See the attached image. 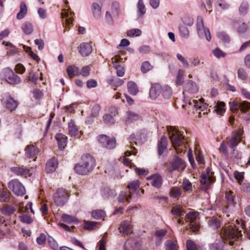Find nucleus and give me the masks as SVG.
<instances>
[{"mask_svg":"<svg viewBox=\"0 0 250 250\" xmlns=\"http://www.w3.org/2000/svg\"><path fill=\"white\" fill-rule=\"evenodd\" d=\"M221 233L222 234L219 236L218 242L211 245L210 250H223L224 240L228 242L229 245L231 246L242 236L241 230H238L236 227L231 226L224 228L222 230Z\"/></svg>","mask_w":250,"mask_h":250,"instance_id":"f257e3e1","label":"nucleus"},{"mask_svg":"<svg viewBox=\"0 0 250 250\" xmlns=\"http://www.w3.org/2000/svg\"><path fill=\"white\" fill-rule=\"evenodd\" d=\"M171 128V134L170 136V139L172 146L177 154L184 153L186 148L185 137L187 133L184 128Z\"/></svg>","mask_w":250,"mask_h":250,"instance_id":"f03ea898","label":"nucleus"},{"mask_svg":"<svg viewBox=\"0 0 250 250\" xmlns=\"http://www.w3.org/2000/svg\"><path fill=\"white\" fill-rule=\"evenodd\" d=\"M243 133V129H240L233 133L232 137L229 141L226 140L222 142L220 148L226 156L229 155L227 146H228L231 148H234L240 142Z\"/></svg>","mask_w":250,"mask_h":250,"instance_id":"7ed1b4c3","label":"nucleus"},{"mask_svg":"<svg viewBox=\"0 0 250 250\" xmlns=\"http://www.w3.org/2000/svg\"><path fill=\"white\" fill-rule=\"evenodd\" d=\"M121 13L120 3L117 1H113L111 4L110 10L106 13L105 19L109 23H111L114 20L119 18Z\"/></svg>","mask_w":250,"mask_h":250,"instance_id":"20e7f679","label":"nucleus"},{"mask_svg":"<svg viewBox=\"0 0 250 250\" xmlns=\"http://www.w3.org/2000/svg\"><path fill=\"white\" fill-rule=\"evenodd\" d=\"M185 167L186 164L184 161L177 156H175L172 159L169 161L167 166V170L170 172L175 170L183 171Z\"/></svg>","mask_w":250,"mask_h":250,"instance_id":"39448f33","label":"nucleus"},{"mask_svg":"<svg viewBox=\"0 0 250 250\" xmlns=\"http://www.w3.org/2000/svg\"><path fill=\"white\" fill-rule=\"evenodd\" d=\"M69 195V192L66 189L59 188L54 194V201L57 206H62L67 202Z\"/></svg>","mask_w":250,"mask_h":250,"instance_id":"423d86ee","label":"nucleus"},{"mask_svg":"<svg viewBox=\"0 0 250 250\" xmlns=\"http://www.w3.org/2000/svg\"><path fill=\"white\" fill-rule=\"evenodd\" d=\"M229 106L231 111L234 113H237L239 110L242 113H245L250 108V103L247 101L238 103L233 101L232 102H229Z\"/></svg>","mask_w":250,"mask_h":250,"instance_id":"0eeeda50","label":"nucleus"},{"mask_svg":"<svg viewBox=\"0 0 250 250\" xmlns=\"http://www.w3.org/2000/svg\"><path fill=\"white\" fill-rule=\"evenodd\" d=\"M8 188L17 196H23L25 189L21 183L18 180H13L8 183Z\"/></svg>","mask_w":250,"mask_h":250,"instance_id":"6e6552de","label":"nucleus"},{"mask_svg":"<svg viewBox=\"0 0 250 250\" xmlns=\"http://www.w3.org/2000/svg\"><path fill=\"white\" fill-rule=\"evenodd\" d=\"M189 105L193 104V106L197 109L198 117L201 118L202 115H206L208 114L209 109L207 107L206 104H204L203 102V100L201 99L199 101L193 100L192 101L189 100L188 102Z\"/></svg>","mask_w":250,"mask_h":250,"instance_id":"1a4fd4ad","label":"nucleus"},{"mask_svg":"<svg viewBox=\"0 0 250 250\" xmlns=\"http://www.w3.org/2000/svg\"><path fill=\"white\" fill-rule=\"evenodd\" d=\"M198 213L196 212H191L186 216V220L189 222L190 229L193 231H196L199 229V224L197 220Z\"/></svg>","mask_w":250,"mask_h":250,"instance_id":"9d476101","label":"nucleus"},{"mask_svg":"<svg viewBox=\"0 0 250 250\" xmlns=\"http://www.w3.org/2000/svg\"><path fill=\"white\" fill-rule=\"evenodd\" d=\"M197 32L200 38L206 37V39L209 41L211 39L209 31L208 29L205 28L203 24V21L201 18H199L197 23Z\"/></svg>","mask_w":250,"mask_h":250,"instance_id":"9b49d317","label":"nucleus"},{"mask_svg":"<svg viewBox=\"0 0 250 250\" xmlns=\"http://www.w3.org/2000/svg\"><path fill=\"white\" fill-rule=\"evenodd\" d=\"M99 142L102 144L103 146L108 149H112L116 146L115 138H110L105 135H101L98 136Z\"/></svg>","mask_w":250,"mask_h":250,"instance_id":"f8f14e48","label":"nucleus"},{"mask_svg":"<svg viewBox=\"0 0 250 250\" xmlns=\"http://www.w3.org/2000/svg\"><path fill=\"white\" fill-rule=\"evenodd\" d=\"M213 180V177L211 173H210L209 169H207V172L202 175L201 179L200 181L201 184L202 186V188L204 189L208 188L209 186L211 185Z\"/></svg>","mask_w":250,"mask_h":250,"instance_id":"ddd939ff","label":"nucleus"},{"mask_svg":"<svg viewBox=\"0 0 250 250\" xmlns=\"http://www.w3.org/2000/svg\"><path fill=\"white\" fill-rule=\"evenodd\" d=\"M82 163L89 172L91 171L95 166V160L89 154H86L82 157Z\"/></svg>","mask_w":250,"mask_h":250,"instance_id":"4468645a","label":"nucleus"},{"mask_svg":"<svg viewBox=\"0 0 250 250\" xmlns=\"http://www.w3.org/2000/svg\"><path fill=\"white\" fill-rule=\"evenodd\" d=\"M137 153V150L134 147L131 148L130 150H126L125 153V156L123 158V162L124 165L128 166L130 168L134 167H135L134 164L131 162V160L129 159L128 157L131 156L132 154L135 155Z\"/></svg>","mask_w":250,"mask_h":250,"instance_id":"2eb2a0df","label":"nucleus"},{"mask_svg":"<svg viewBox=\"0 0 250 250\" xmlns=\"http://www.w3.org/2000/svg\"><path fill=\"white\" fill-rule=\"evenodd\" d=\"M119 230L120 233L127 235L133 232V227L130 222L124 221L121 223Z\"/></svg>","mask_w":250,"mask_h":250,"instance_id":"dca6fc26","label":"nucleus"},{"mask_svg":"<svg viewBox=\"0 0 250 250\" xmlns=\"http://www.w3.org/2000/svg\"><path fill=\"white\" fill-rule=\"evenodd\" d=\"M162 85L159 83L154 84L150 89L149 96L152 100H155L161 94Z\"/></svg>","mask_w":250,"mask_h":250,"instance_id":"f3484780","label":"nucleus"},{"mask_svg":"<svg viewBox=\"0 0 250 250\" xmlns=\"http://www.w3.org/2000/svg\"><path fill=\"white\" fill-rule=\"evenodd\" d=\"M74 13L67 7L62 11V18H65L66 24L69 25L72 23Z\"/></svg>","mask_w":250,"mask_h":250,"instance_id":"a211bd4d","label":"nucleus"},{"mask_svg":"<svg viewBox=\"0 0 250 250\" xmlns=\"http://www.w3.org/2000/svg\"><path fill=\"white\" fill-rule=\"evenodd\" d=\"M38 148L33 145H28L25 149V155L29 158H34L36 160V154L38 153Z\"/></svg>","mask_w":250,"mask_h":250,"instance_id":"6ab92c4d","label":"nucleus"},{"mask_svg":"<svg viewBox=\"0 0 250 250\" xmlns=\"http://www.w3.org/2000/svg\"><path fill=\"white\" fill-rule=\"evenodd\" d=\"M58 161L57 159L53 158L48 161L46 164L45 170L47 173H52L54 172L57 166H58Z\"/></svg>","mask_w":250,"mask_h":250,"instance_id":"aec40b11","label":"nucleus"},{"mask_svg":"<svg viewBox=\"0 0 250 250\" xmlns=\"http://www.w3.org/2000/svg\"><path fill=\"white\" fill-rule=\"evenodd\" d=\"M147 180H150L151 184L155 187L159 188L162 184V179L161 176L158 174H155L147 178Z\"/></svg>","mask_w":250,"mask_h":250,"instance_id":"412c9836","label":"nucleus"},{"mask_svg":"<svg viewBox=\"0 0 250 250\" xmlns=\"http://www.w3.org/2000/svg\"><path fill=\"white\" fill-rule=\"evenodd\" d=\"M79 51L83 56H87L92 52V46L88 43H83L80 45Z\"/></svg>","mask_w":250,"mask_h":250,"instance_id":"4be33fe9","label":"nucleus"},{"mask_svg":"<svg viewBox=\"0 0 250 250\" xmlns=\"http://www.w3.org/2000/svg\"><path fill=\"white\" fill-rule=\"evenodd\" d=\"M56 139L58 141L59 148L61 150L63 149L66 146L67 137L62 134L58 133L56 135Z\"/></svg>","mask_w":250,"mask_h":250,"instance_id":"5701e85b","label":"nucleus"},{"mask_svg":"<svg viewBox=\"0 0 250 250\" xmlns=\"http://www.w3.org/2000/svg\"><path fill=\"white\" fill-rule=\"evenodd\" d=\"M138 244L133 238L128 239L125 243V250H138Z\"/></svg>","mask_w":250,"mask_h":250,"instance_id":"b1692460","label":"nucleus"},{"mask_svg":"<svg viewBox=\"0 0 250 250\" xmlns=\"http://www.w3.org/2000/svg\"><path fill=\"white\" fill-rule=\"evenodd\" d=\"M119 57L118 56H115L112 58V62L116 69L118 76L122 77L125 74V70L123 67L116 65L117 62L119 61Z\"/></svg>","mask_w":250,"mask_h":250,"instance_id":"393cba45","label":"nucleus"},{"mask_svg":"<svg viewBox=\"0 0 250 250\" xmlns=\"http://www.w3.org/2000/svg\"><path fill=\"white\" fill-rule=\"evenodd\" d=\"M11 193L6 188H0V201L8 202L10 199Z\"/></svg>","mask_w":250,"mask_h":250,"instance_id":"a878e982","label":"nucleus"},{"mask_svg":"<svg viewBox=\"0 0 250 250\" xmlns=\"http://www.w3.org/2000/svg\"><path fill=\"white\" fill-rule=\"evenodd\" d=\"M167 146V138L166 136H163L161 138L160 141L158 144V151L159 155L163 154Z\"/></svg>","mask_w":250,"mask_h":250,"instance_id":"bb28decb","label":"nucleus"},{"mask_svg":"<svg viewBox=\"0 0 250 250\" xmlns=\"http://www.w3.org/2000/svg\"><path fill=\"white\" fill-rule=\"evenodd\" d=\"M66 72L70 78H73L78 75L79 69L75 65H70L67 67Z\"/></svg>","mask_w":250,"mask_h":250,"instance_id":"cd10ccee","label":"nucleus"},{"mask_svg":"<svg viewBox=\"0 0 250 250\" xmlns=\"http://www.w3.org/2000/svg\"><path fill=\"white\" fill-rule=\"evenodd\" d=\"M127 88L128 92L132 95H137L139 92V88L137 85L133 81L128 82Z\"/></svg>","mask_w":250,"mask_h":250,"instance_id":"c85d7f7f","label":"nucleus"},{"mask_svg":"<svg viewBox=\"0 0 250 250\" xmlns=\"http://www.w3.org/2000/svg\"><path fill=\"white\" fill-rule=\"evenodd\" d=\"M68 129L71 136H76L79 134V131L73 121L71 120L68 123Z\"/></svg>","mask_w":250,"mask_h":250,"instance_id":"c756f323","label":"nucleus"},{"mask_svg":"<svg viewBox=\"0 0 250 250\" xmlns=\"http://www.w3.org/2000/svg\"><path fill=\"white\" fill-rule=\"evenodd\" d=\"M198 88L196 84L192 81H189L185 86V91L189 92L191 93H195L198 91Z\"/></svg>","mask_w":250,"mask_h":250,"instance_id":"7c9ffc66","label":"nucleus"},{"mask_svg":"<svg viewBox=\"0 0 250 250\" xmlns=\"http://www.w3.org/2000/svg\"><path fill=\"white\" fill-rule=\"evenodd\" d=\"M131 198V192L128 193L127 191H122L118 197V201L119 202H126L127 203H129Z\"/></svg>","mask_w":250,"mask_h":250,"instance_id":"2f4dec72","label":"nucleus"},{"mask_svg":"<svg viewBox=\"0 0 250 250\" xmlns=\"http://www.w3.org/2000/svg\"><path fill=\"white\" fill-rule=\"evenodd\" d=\"M27 12V6L25 2H21L20 4V10L17 15L18 19H21L24 17Z\"/></svg>","mask_w":250,"mask_h":250,"instance_id":"473e14b6","label":"nucleus"},{"mask_svg":"<svg viewBox=\"0 0 250 250\" xmlns=\"http://www.w3.org/2000/svg\"><path fill=\"white\" fill-rule=\"evenodd\" d=\"M15 210L16 209L14 207L9 205H5L0 208L1 212L6 216H9L13 214Z\"/></svg>","mask_w":250,"mask_h":250,"instance_id":"72a5a7b5","label":"nucleus"},{"mask_svg":"<svg viewBox=\"0 0 250 250\" xmlns=\"http://www.w3.org/2000/svg\"><path fill=\"white\" fill-rule=\"evenodd\" d=\"M18 103L15 101L13 98L10 97L6 103V107L7 109H9L11 111L14 110L17 107Z\"/></svg>","mask_w":250,"mask_h":250,"instance_id":"f704fd0d","label":"nucleus"},{"mask_svg":"<svg viewBox=\"0 0 250 250\" xmlns=\"http://www.w3.org/2000/svg\"><path fill=\"white\" fill-rule=\"evenodd\" d=\"M11 170L17 175L26 176L29 174V170L20 167H14L11 168Z\"/></svg>","mask_w":250,"mask_h":250,"instance_id":"c9c22d12","label":"nucleus"},{"mask_svg":"<svg viewBox=\"0 0 250 250\" xmlns=\"http://www.w3.org/2000/svg\"><path fill=\"white\" fill-rule=\"evenodd\" d=\"M2 220L0 225V237L6 235L10 232V226L7 224H3Z\"/></svg>","mask_w":250,"mask_h":250,"instance_id":"e433bc0d","label":"nucleus"},{"mask_svg":"<svg viewBox=\"0 0 250 250\" xmlns=\"http://www.w3.org/2000/svg\"><path fill=\"white\" fill-rule=\"evenodd\" d=\"M62 220L67 223H74L77 224L78 223V221L77 219L74 217L68 214H64L62 216Z\"/></svg>","mask_w":250,"mask_h":250,"instance_id":"4c0bfd02","label":"nucleus"},{"mask_svg":"<svg viewBox=\"0 0 250 250\" xmlns=\"http://www.w3.org/2000/svg\"><path fill=\"white\" fill-rule=\"evenodd\" d=\"M161 94L165 98H169L172 94V90L171 88L167 85H162V91Z\"/></svg>","mask_w":250,"mask_h":250,"instance_id":"58836bf2","label":"nucleus"},{"mask_svg":"<svg viewBox=\"0 0 250 250\" xmlns=\"http://www.w3.org/2000/svg\"><path fill=\"white\" fill-rule=\"evenodd\" d=\"M105 215V212L102 209H96L91 212L92 217L95 219H103Z\"/></svg>","mask_w":250,"mask_h":250,"instance_id":"ea45409f","label":"nucleus"},{"mask_svg":"<svg viewBox=\"0 0 250 250\" xmlns=\"http://www.w3.org/2000/svg\"><path fill=\"white\" fill-rule=\"evenodd\" d=\"M75 169L77 173L81 175H86L89 172L85 167L83 166L82 162L81 164H78L75 166Z\"/></svg>","mask_w":250,"mask_h":250,"instance_id":"a19ab883","label":"nucleus"},{"mask_svg":"<svg viewBox=\"0 0 250 250\" xmlns=\"http://www.w3.org/2000/svg\"><path fill=\"white\" fill-rule=\"evenodd\" d=\"M167 230L166 229H161L156 231L155 236L156 243L159 244L161 242L163 237L166 235Z\"/></svg>","mask_w":250,"mask_h":250,"instance_id":"79ce46f5","label":"nucleus"},{"mask_svg":"<svg viewBox=\"0 0 250 250\" xmlns=\"http://www.w3.org/2000/svg\"><path fill=\"white\" fill-rule=\"evenodd\" d=\"M170 195L172 198H179L182 194V190L179 187L172 188L169 192Z\"/></svg>","mask_w":250,"mask_h":250,"instance_id":"37998d69","label":"nucleus"},{"mask_svg":"<svg viewBox=\"0 0 250 250\" xmlns=\"http://www.w3.org/2000/svg\"><path fill=\"white\" fill-rule=\"evenodd\" d=\"M140 185V181L138 180L130 182L127 186L129 192H131V194H132L139 188Z\"/></svg>","mask_w":250,"mask_h":250,"instance_id":"c03bdc74","label":"nucleus"},{"mask_svg":"<svg viewBox=\"0 0 250 250\" xmlns=\"http://www.w3.org/2000/svg\"><path fill=\"white\" fill-rule=\"evenodd\" d=\"M153 65L148 61L144 62L141 65V70L144 73H146L153 69Z\"/></svg>","mask_w":250,"mask_h":250,"instance_id":"a18cd8bd","label":"nucleus"},{"mask_svg":"<svg viewBox=\"0 0 250 250\" xmlns=\"http://www.w3.org/2000/svg\"><path fill=\"white\" fill-rule=\"evenodd\" d=\"M23 48L24 51L26 53H27L28 54V55L33 59H34L37 62H38L40 60L39 57L36 54H35L32 51L31 47L24 46Z\"/></svg>","mask_w":250,"mask_h":250,"instance_id":"49530a36","label":"nucleus"},{"mask_svg":"<svg viewBox=\"0 0 250 250\" xmlns=\"http://www.w3.org/2000/svg\"><path fill=\"white\" fill-rule=\"evenodd\" d=\"M22 30L26 34H30L33 31V26L31 23L28 22H25L21 26Z\"/></svg>","mask_w":250,"mask_h":250,"instance_id":"de8ad7c7","label":"nucleus"},{"mask_svg":"<svg viewBox=\"0 0 250 250\" xmlns=\"http://www.w3.org/2000/svg\"><path fill=\"white\" fill-rule=\"evenodd\" d=\"M124 81L121 79H109L108 83L111 85L114 90H116L117 87L123 84Z\"/></svg>","mask_w":250,"mask_h":250,"instance_id":"09e8293b","label":"nucleus"},{"mask_svg":"<svg viewBox=\"0 0 250 250\" xmlns=\"http://www.w3.org/2000/svg\"><path fill=\"white\" fill-rule=\"evenodd\" d=\"M171 213L173 215H176V216H180L184 215V212L181 206L176 205L172 208Z\"/></svg>","mask_w":250,"mask_h":250,"instance_id":"8fccbe9b","label":"nucleus"},{"mask_svg":"<svg viewBox=\"0 0 250 250\" xmlns=\"http://www.w3.org/2000/svg\"><path fill=\"white\" fill-rule=\"evenodd\" d=\"M208 224L209 227L213 229H217L220 227V221L216 218L210 220Z\"/></svg>","mask_w":250,"mask_h":250,"instance_id":"3c124183","label":"nucleus"},{"mask_svg":"<svg viewBox=\"0 0 250 250\" xmlns=\"http://www.w3.org/2000/svg\"><path fill=\"white\" fill-rule=\"evenodd\" d=\"M128 119L131 121H136L141 120V116L136 113L129 111L127 112Z\"/></svg>","mask_w":250,"mask_h":250,"instance_id":"603ef678","label":"nucleus"},{"mask_svg":"<svg viewBox=\"0 0 250 250\" xmlns=\"http://www.w3.org/2000/svg\"><path fill=\"white\" fill-rule=\"evenodd\" d=\"M92 10L94 16L96 18H99L101 14V7L97 3L92 5Z\"/></svg>","mask_w":250,"mask_h":250,"instance_id":"864d4df0","label":"nucleus"},{"mask_svg":"<svg viewBox=\"0 0 250 250\" xmlns=\"http://www.w3.org/2000/svg\"><path fill=\"white\" fill-rule=\"evenodd\" d=\"M142 31L139 29H132L127 31L126 34L128 37H136L141 35Z\"/></svg>","mask_w":250,"mask_h":250,"instance_id":"5fc2aeb1","label":"nucleus"},{"mask_svg":"<svg viewBox=\"0 0 250 250\" xmlns=\"http://www.w3.org/2000/svg\"><path fill=\"white\" fill-rule=\"evenodd\" d=\"M166 247L167 250H177L178 248L176 242L172 240H168L166 243Z\"/></svg>","mask_w":250,"mask_h":250,"instance_id":"6e6d98bb","label":"nucleus"},{"mask_svg":"<svg viewBox=\"0 0 250 250\" xmlns=\"http://www.w3.org/2000/svg\"><path fill=\"white\" fill-rule=\"evenodd\" d=\"M225 104L223 102H218L216 106V111L218 114H222L225 111Z\"/></svg>","mask_w":250,"mask_h":250,"instance_id":"4d7b16f0","label":"nucleus"},{"mask_svg":"<svg viewBox=\"0 0 250 250\" xmlns=\"http://www.w3.org/2000/svg\"><path fill=\"white\" fill-rule=\"evenodd\" d=\"M19 218L21 221L23 223L31 224L33 222L32 219L27 214H21Z\"/></svg>","mask_w":250,"mask_h":250,"instance_id":"13d9d810","label":"nucleus"},{"mask_svg":"<svg viewBox=\"0 0 250 250\" xmlns=\"http://www.w3.org/2000/svg\"><path fill=\"white\" fill-rule=\"evenodd\" d=\"M97 223L93 221H86L84 225V229H85L91 230L95 228Z\"/></svg>","mask_w":250,"mask_h":250,"instance_id":"bf43d9fd","label":"nucleus"},{"mask_svg":"<svg viewBox=\"0 0 250 250\" xmlns=\"http://www.w3.org/2000/svg\"><path fill=\"white\" fill-rule=\"evenodd\" d=\"M33 97L36 101H39L43 97V93L39 89H36L32 92Z\"/></svg>","mask_w":250,"mask_h":250,"instance_id":"052dcab7","label":"nucleus"},{"mask_svg":"<svg viewBox=\"0 0 250 250\" xmlns=\"http://www.w3.org/2000/svg\"><path fill=\"white\" fill-rule=\"evenodd\" d=\"M182 187L183 189L186 191H189L192 189V184L187 179L183 181Z\"/></svg>","mask_w":250,"mask_h":250,"instance_id":"680f3d73","label":"nucleus"},{"mask_svg":"<svg viewBox=\"0 0 250 250\" xmlns=\"http://www.w3.org/2000/svg\"><path fill=\"white\" fill-rule=\"evenodd\" d=\"M187 250H198L196 244L191 240H187L186 242Z\"/></svg>","mask_w":250,"mask_h":250,"instance_id":"e2e57ef3","label":"nucleus"},{"mask_svg":"<svg viewBox=\"0 0 250 250\" xmlns=\"http://www.w3.org/2000/svg\"><path fill=\"white\" fill-rule=\"evenodd\" d=\"M137 6L139 9V13L141 14V15L145 13L146 8L143 3V0H139Z\"/></svg>","mask_w":250,"mask_h":250,"instance_id":"0e129e2a","label":"nucleus"},{"mask_svg":"<svg viewBox=\"0 0 250 250\" xmlns=\"http://www.w3.org/2000/svg\"><path fill=\"white\" fill-rule=\"evenodd\" d=\"M179 30L181 34L184 38H188L189 35V31L188 28L185 26H180Z\"/></svg>","mask_w":250,"mask_h":250,"instance_id":"69168bd1","label":"nucleus"},{"mask_svg":"<svg viewBox=\"0 0 250 250\" xmlns=\"http://www.w3.org/2000/svg\"><path fill=\"white\" fill-rule=\"evenodd\" d=\"M233 192L229 190L226 192V198L229 204H232L234 203L233 195H232Z\"/></svg>","mask_w":250,"mask_h":250,"instance_id":"338daca9","label":"nucleus"},{"mask_svg":"<svg viewBox=\"0 0 250 250\" xmlns=\"http://www.w3.org/2000/svg\"><path fill=\"white\" fill-rule=\"evenodd\" d=\"M104 121L105 123L107 124H112L114 122V120L113 117L109 114H106L103 117Z\"/></svg>","mask_w":250,"mask_h":250,"instance_id":"774afa93","label":"nucleus"}]
</instances>
